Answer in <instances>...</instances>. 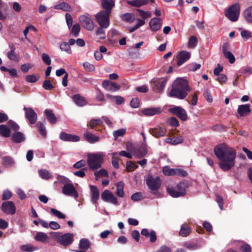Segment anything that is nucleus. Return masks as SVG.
<instances>
[{"label": "nucleus", "instance_id": "obj_1", "mask_svg": "<svg viewBox=\"0 0 252 252\" xmlns=\"http://www.w3.org/2000/svg\"><path fill=\"white\" fill-rule=\"evenodd\" d=\"M214 152L220 160L219 166L222 171H228L235 166L236 151L233 148L222 143L215 146Z\"/></svg>", "mask_w": 252, "mask_h": 252}, {"label": "nucleus", "instance_id": "obj_2", "mask_svg": "<svg viewBox=\"0 0 252 252\" xmlns=\"http://www.w3.org/2000/svg\"><path fill=\"white\" fill-rule=\"evenodd\" d=\"M191 91L188 81L183 78H177L172 84L169 95L171 97L183 99Z\"/></svg>", "mask_w": 252, "mask_h": 252}, {"label": "nucleus", "instance_id": "obj_3", "mask_svg": "<svg viewBox=\"0 0 252 252\" xmlns=\"http://www.w3.org/2000/svg\"><path fill=\"white\" fill-rule=\"evenodd\" d=\"M50 234L58 244L64 247L70 246L74 241V235L71 233L62 234L59 232H51Z\"/></svg>", "mask_w": 252, "mask_h": 252}, {"label": "nucleus", "instance_id": "obj_4", "mask_svg": "<svg viewBox=\"0 0 252 252\" xmlns=\"http://www.w3.org/2000/svg\"><path fill=\"white\" fill-rule=\"evenodd\" d=\"M103 160L104 155L100 153L89 154L87 156L88 166L93 171L101 167Z\"/></svg>", "mask_w": 252, "mask_h": 252}, {"label": "nucleus", "instance_id": "obj_5", "mask_svg": "<svg viewBox=\"0 0 252 252\" xmlns=\"http://www.w3.org/2000/svg\"><path fill=\"white\" fill-rule=\"evenodd\" d=\"M187 188V184L181 182L175 187H167V191L171 196L175 198L179 197L185 195Z\"/></svg>", "mask_w": 252, "mask_h": 252}, {"label": "nucleus", "instance_id": "obj_6", "mask_svg": "<svg viewBox=\"0 0 252 252\" xmlns=\"http://www.w3.org/2000/svg\"><path fill=\"white\" fill-rule=\"evenodd\" d=\"M240 13V6L238 3L232 5L226 11L225 16L231 21L235 22L238 19Z\"/></svg>", "mask_w": 252, "mask_h": 252}, {"label": "nucleus", "instance_id": "obj_7", "mask_svg": "<svg viewBox=\"0 0 252 252\" xmlns=\"http://www.w3.org/2000/svg\"><path fill=\"white\" fill-rule=\"evenodd\" d=\"M111 14L106 11L100 10L94 15L96 22L100 26L109 27L110 25V16Z\"/></svg>", "mask_w": 252, "mask_h": 252}, {"label": "nucleus", "instance_id": "obj_8", "mask_svg": "<svg viewBox=\"0 0 252 252\" xmlns=\"http://www.w3.org/2000/svg\"><path fill=\"white\" fill-rule=\"evenodd\" d=\"M146 182L148 187L153 194L155 193L154 191H157L161 186V180L158 176L154 178L153 176L149 175Z\"/></svg>", "mask_w": 252, "mask_h": 252}, {"label": "nucleus", "instance_id": "obj_9", "mask_svg": "<svg viewBox=\"0 0 252 252\" xmlns=\"http://www.w3.org/2000/svg\"><path fill=\"white\" fill-rule=\"evenodd\" d=\"M162 172L166 176L177 175L182 177H185L188 175V173L183 169L180 168H171L169 166L163 167Z\"/></svg>", "mask_w": 252, "mask_h": 252}, {"label": "nucleus", "instance_id": "obj_10", "mask_svg": "<svg viewBox=\"0 0 252 252\" xmlns=\"http://www.w3.org/2000/svg\"><path fill=\"white\" fill-rule=\"evenodd\" d=\"M79 21L84 29L92 31L94 28V24L92 19L84 15L79 16Z\"/></svg>", "mask_w": 252, "mask_h": 252}, {"label": "nucleus", "instance_id": "obj_11", "mask_svg": "<svg viewBox=\"0 0 252 252\" xmlns=\"http://www.w3.org/2000/svg\"><path fill=\"white\" fill-rule=\"evenodd\" d=\"M169 112L177 116L181 120L186 121L188 120V114L186 111L180 106H174L169 109Z\"/></svg>", "mask_w": 252, "mask_h": 252}, {"label": "nucleus", "instance_id": "obj_12", "mask_svg": "<svg viewBox=\"0 0 252 252\" xmlns=\"http://www.w3.org/2000/svg\"><path fill=\"white\" fill-rule=\"evenodd\" d=\"M101 199L107 202L111 203L116 205H119V202L116 197L109 190H104L101 195Z\"/></svg>", "mask_w": 252, "mask_h": 252}, {"label": "nucleus", "instance_id": "obj_13", "mask_svg": "<svg viewBox=\"0 0 252 252\" xmlns=\"http://www.w3.org/2000/svg\"><path fill=\"white\" fill-rule=\"evenodd\" d=\"M62 192L65 195L72 196L75 198L78 197V193L71 183L63 186Z\"/></svg>", "mask_w": 252, "mask_h": 252}, {"label": "nucleus", "instance_id": "obj_14", "mask_svg": "<svg viewBox=\"0 0 252 252\" xmlns=\"http://www.w3.org/2000/svg\"><path fill=\"white\" fill-rule=\"evenodd\" d=\"M23 110L25 111V117L28 120L29 123L31 125L34 124L37 119V116L35 112L32 108L24 107Z\"/></svg>", "mask_w": 252, "mask_h": 252}, {"label": "nucleus", "instance_id": "obj_15", "mask_svg": "<svg viewBox=\"0 0 252 252\" xmlns=\"http://www.w3.org/2000/svg\"><path fill=\"white\" fill-rule=\"evenodd\" d=\"M190 53L187 51L183 50L179 52L177 56V65H182L190 58Z\"/></svg>", "mask_w": 252, "mask_h": 252}, {"label": "nucleus", "instance_id": "obj_16", "mask_svg": "<svg viewBox=\"0 0 252 252\" xmlns=\"http://www.w3.org/2000/svg\"><path fill=\"white\" fill-rule=\"evenodd\" d=\"M1 210L6 214L13 215L16 211V208L14 203L12 201H4L2 203Z\"/></svg>", "mask_w": 252, "mask_h": 252}, {"label": "nucleus", "instance_id": "obj_17", "mask_svg": "<svg viewBox=\"0 0 252 252\" xmlns=\"http://www.w3.org/2000/svg\"><path fill=\"white\" fill-rule=\"evenodd\" d=\"M166 84V80L163 78L154 79L152 81L153 89L157 92H161Z\"/></svg>", "mask_w": 252, "mask_h": 252}, {"label": "nucleus", "instance_id": "obj_18", "mask_svg": "<svg viewBox=\"0 0 252 252\" xmlns=\"http://www.w3.org/2000/svg\"><path fill=\"white\" fill-rule=\"evenodd\" d=\"M162 26V20L159 18H153L149 22V27L151 30L154 32L159 31Z\"/></svg>", "mask_w": 252, "mask_h": 252}, {"label": "nucleus", "instance_id": "obj_19", "mask_svg": "<svg viewBox=\"0 0 252 252\" xmlns=\"http://www.w3.org/2000/svg\"><path fill=\"white\" fill-rule=\"evenodd\" d=\"M60 138L63 141L67 142H78L80 139L77 135L68 134L64 132H61Z\"/></svg>", "mask_w": 252, "mask_h": 252}, {"label": "nucleus", "instance_id": "obj_20", "mask_svg": "<svg viewBox=\"0 0 252 252\" xmlns=\"http://www.w3.org/2000/svg\"><path fill=\"white\" fill-rule=\"evenodd\" d=\"M101 4L103 9L101 11L111 14L112 10L115 6V2L113 0H101Z\"/></svg>", "mask_w": 252, "mask_h": 252}, {"label": "nucleus", "instance_id": "obj_21", "mask_svg": "<svg viewBox=\"0 0 252 252\" xmlns=\"http://www.w3.org/2000/svg\"><path fill=\"white\" fill-rule=\"evenodd\" d=\"M251 110L250 108V104H242L238 106L237 112L238 114V118L248 116L251 113Z\"/></svg>", "mask_w": 252, "mask_h": 252}, {"label": "nucleus", "instance_id": "obj_22", "mask_svg": "<svg viewBox=\"0 0 252 252\" xmlns=\"http://www.w3.org/2000/svg\"><path fill=\"white\" fill-rule=\"evenodd\" d=\"M91 193V200L92 202L96 204L97 201L99 198V191L97 187L94 185L90 186Z\"/></svg>", "mask_w": 252, "mask_h": 252}, {"label": "nucleus", "instance_id": "obj_23", "mask_svg": "<svg viewBox=\"0 0 252 252\" xmlns=\"http://www.w3.org/2000/svg\"><path fill=\"white\" fill-rule=\"evenodd\" d=\"M148 153L147 145L145 143H142L135 151L134 156L138 158H141L145 156Z\"/></svg>", "mask_w": 252, "mask_h": 252}, {"label": "nucleus", "instance_id": "obj_24", "mask_svg": "<svg viewBox=\"0 0 252 252\" xmlns=\"http://www.w3.org/2000/svg\"><path fill=\"white\" fill-rule=\"evenodd\" d=\"M149 131L150 133L156 137H159L164 136L166 131L165 128L160 126L150 128Z\"/></svg>", "mask_w": 252, "mask_h": 252}, {"label": "nucleus", "instance_id": "obj_25", "mask_svg": "<svg viewBox=\"0 0 252 252\" xmlns=\"http://www.w3.org/2000/svg\"><path fill=\"white\" fill-rule=\"evenodd\" d=\"M141 234L146 238L150 237V240L151 243H154L157 240L156 233L154 230H152L149 232L148 229L143 228L141 231Z\"/></svg>", "mask_w": 252, "mask_h": 252}, {"label": "nucleus", "instance_id": "obj_26", "mask_svg": "<svg viewBox=\"0 0 252 252\" xmlns=\"http://www.w3.org/2000/svg\"><path fill=\"white\" fill-rule=\"evenodd\" d=\"M44 113L50 124L55 125L57 123L58 119L52 110L47 109L44 111Z\"/></svg>", "mask_w": 252, "mask_h": 252}, {"label": "nucleus", "instance_id": "obj_27", "mask_svg": "<svg viewBox=\"0 0 252 252\" xmlns=\"http://www.w3.org/2000/svg\"><path fill=\"white\" fill-rule=\"evenodd\" d=\"M74 102L79 107H83L87 103L85 97L81 96L79 94H75L72 97Z\"/></svg>", "mask_w": 252, "mask_h": 252}, {"label": "nucleus", "instance_id": "obj_28", "mask_svg": "<svg viewBox=\"0 0 252 252\" xmlns=\"http://www.w3.org/2000/svg\"><path fill=\"white\" fill-rule=\"evenodd\" d=\"M142 112L145 116H152L160 114L161 112V110L160 108H150L143 109L142 110Z\"/></svg>", "mask_w": 252, "mask_h": 252}, {"label": "nucleus", "instance_id": "obj_29", "mask_svg": "<svg viewBox=\"0 0 252 252\" xmlns=\"http://www.w3.org/2000/svg\"><path fill=\"white\" fill-rule=\"evenodd\" d=\"M8 8V5L3 3L1 0H0V20L5 21L7 17L8 14L5 12Z\"/></svg>", "mask_w": 252, "mask_h": 252}, {"label": "nucleus", "instance_id": "obj_30", "mask_svg": "<svg viewBox=\"0 0 252 252\" xmlns=\"http://www.w3.org/2000/svg\"><path fill=\"white\" fill-rule=\"evenodd\" d=\"M191 233V229L189 224L187 223H184L181 226V229L179 232V235L183 237H187Z\"/></svg>", "mask_w": 252, "mask_h": 252}, {"label": "nucleus", "instance_id": "obj_31", "mask_svg": "<svg viewBox=\"0 0 252 252\" xmlns=\"http://www.w3.org/2000/svg\"><path fill=\"white\" fill-rule=\"evenodd\" d=\"M11 140L16 143H20L25 141V138L23 133L19 131H16L12 134Z\"/></svg>", "mask_w": 252, "mask_h": 252}, {"label": "nucleus", "instance_id": "obj_32", "mask_svg": "<svg viewBox=\"0 0 252 252\" xmlns=\"http://www.w3.org/2000/svg\"><path fill=\"white\" fill-rule=\"evenodd\" d=\"M34 239L36 241L46 243L49 242V238L45 233L38 232L34 237Z\"/></svg>", "mask_w": 252, "mask_h": 252}, {"label": "nucleus", "instance_id": "obj_33", "mask_svg": "<svg viewBox=\"0 0 252 252\" xmlns=\"http://www.w3.org/2000/svg\"><path fill=\"white\" fill-rule=\"evenodd\" d=\"M84 137L85 140L90 143H94L99 140V137L98 136L88 131L84 134Z\"/></svg>", "mask_w": 252, "mask_h": 252}, {"label": "nucleus", "instance_id": "obj_34", "mask_svg": "<svg viewBox=\"0 0 252 252\" xmlns=\"http://www.w3.org/2000/svg\"><path fill=\"white\" fill-rule=\"evenodd\" d=\"M243 15L248 23L252 24V5L245 9L243 11Z\"/></svg>", "mask_w": 252, "mask_h": 252}, {"label": "nucleus", "instance_id": "obj_35", "mask_svg": "<svg viewBox=\"0 0 252 252\" xmlns=\"http://www.w3.org/2000/svg\"><path fill=\"white\" fill-rule=\"evenodd\" d=\"M148 0H127V3L132 6L140 7L143 5L148 4Z\"/></svg>", "mask_w": 252, "mask_h": 252}, {"label": "nucleus", "instance_id": "obj_36", "mask_svg": "<svg viewBox=\"0 0 252 252\" xmlns=\"http://www.w3.org/2000/svg\"><path fill=\"white\" fill-rule=\"evenodd\" d=\"M1 164L4 166H12L15 164L13 158L10 156H4L1 158Z\"/></svg>", "mask_w": 252, "mask_h": 252}, {"label": "nucleus", "instance_id": "obj_37", "mask_svg": "<svg viewBox=\"0 0 252 252\" xmlns=\"http://www.w3.org/2000/svg\"><path fill=\"white\" fill-rule=\"evenodd\" d=\"M91 243L87 239L82 238L80 240L79 248L84 251H87L90 248Z\"/></svg>", "mask_w": 252, "mask_h": 252}, {"label": "nucleus", "instance_id": "obj_38", "mask_svg": "<svg viewBox=\"0 0 252 252\" xmlns=\"http://www.w3.org/2000/svg\"><path fill=\"white\" fill-rule=\"evenodd\" d=\"M0 135L4 137H9L11 135L10 129L5 125H0Z\"/></svg>", "mask_w": 252, "mask_h": 252}, {"label": "nucleus", "instance_id": "obj_39", "mask_svg": "<svg viewBox=\"0 0 252 252\" xmlns=\"http://www.w3.org/2000/svg\"><path fill=\"white\" fill-rule=\"evenodd\" d=\"M54 9H61L64 11H70L71 10V7L68 3L65 2H62L55 5Z\"/></svg>", "mask_w": 252, "mask_h": 252}, {"label": "nucleus", "instance_id": "obj_40", "mask_svg": "<svg viewBox=\"0 0 252 252\" xmlns=\"http://www.w3.org/2000/svg\"><path fill=\"white\" fill-rule=\"evenodd\" d=\"M108 27H101L100 26L98 27L95 31V35L97 36H99V38L100 39H104L106 38V34L105 32L104 29H106Z\"/></svg>", "mask_w": 252, "mask_h": 252}, {"label": "nucleus", "instance_id": "obj_41", "mask_svg": "<svg viewBox=\"0 0 252 252\" xmlns=\"http://www.w3.org/2000/svg\"><path fill=\"white\" fill-rule=\"evenodd\" d=\"M39 176L43 179L48 180L52 178V174L46 169H40L38 171Z\"/></svg>", "mask_w": 252, "mask_h": 252}, {"label": "nucleus", "instance_id": "obj_42", "mask_svg": "<svg viewBox=\"0 0 252 252\" xmlns=\"http://www.w3.org/2000/svg\"><path fill=\"white\" fill-rule=\"evenodd\" d=\"M70 29V33L72 34L75 37L79 36V32L80 31V26L78 23L74 24Z\"/></svg>", "mask_w": 252, "mask_h": 252}, {"label": "nucleus", "instance_id": "obj_43", "mask_svg": "<svg viewBox=\"0 0 252 252\" xmlns=\"http://www.w3.org/2000/svg\"><path fill=\"white\" fill-rule=\"evenodd\" d=\"M122 18L124 21L132 23L134 22L135 18L134 15L130 13H126L122 16Z\"/></svg>", "mask_w": 252, "mask_h": 252}, {"label": "nucleus", "instance_id": "obj_44", "mask_svg": "<svg viewBox=\"0 0 252 252\" xmlns=\"http://www.w3.org/2000/svg\"><path fill=\"white\" fill-rule=\"evenodd\" d=\"M124 184L123 182H119L117 184V195L120 197L124 196Z\"/></svg>", "mask_w": 252, "mask_h": 252}, {"label": "nucleus", "instance_id": "obj_45", "mask_svg": "<svg viewBox=\"0 0 252 252\" xmlns=\"http://www.w3.org/2000/svg\"><path fill=\"white\" fill-rule=\"evenodd\" d=\"M60 48L62 51H64L69 54H71L72 51L69 44L66 42H63L60 44Z\"/></svg>", "mask_w": 252, "mask_h": 252}, {"label": "nucleus", "instance_id": "obj_46", "mask_svg": "<svg viewBox=\"0 0 252 252\" xmlns=\"http://www.w3.org/2000/svg\"><path fill=\"white\" fill-rule=\"evenodd\" d=\"M112 155H113L112 158V164L115 168L118 169L119 168V159L117 157V156H118V153L113 152Z\"/></svg>", "mask_w": 252, "mask_h": 252}, {"label": "nucleus", "instance_id": "obj_47", "mask_svg": "<svg viewBox=\"0 0 252 252\" xmlns=\"http://www.w3.org/2000/svg\"><path fill=\"white\" fill-rule=\"evenodd\" d=\"M103 124V121L100 119H93L90 121V127L91 129L97 126L101 125Z\"/></svg>", "mask_w": 252, "mask_h": 252}, {"label": "nucleus", "instance_id": "obj_48", "mask_svg": "<svg viewBox=\"0 0 252 252\" xmlns=\"http://www.w3.org/2000/svg\"><path fill=\"white\" fill-rule=\"evenodd\" d=\"M20 249L23 252H32L36 250V248L30 245H23L20 247Z\"/></svg>", "mask_w": 252, "mask_h": 252}, {"label": "nucleus", "instance_id": "obj_49", "mask_svg": "<svg viewBox=\"0 0 252 252\" xmlns=\"http://www.w3.org/2000/svg\"><path fill=\"white\" fill-rule=\"evenodd\" d=\"M95 177V180H97V178L102 177H108V174L107 171L104 169H101L98 171H95L94 173Z\"/></svg>", "mask_w": 252, "mask_h": 252}, {"label": "nucleus", "instance_id": "obj_50", "mask_svg": "<svg viewBox=\"0 0 252 252\" xmlns=\"http://www.w3.org/2000/svg\"><path fill=\"white\" fill-rule=\"evenodd\" d=\"M138 166L131 161H127L126 162V170L128 172H132L135 170Z\"/></svg>", "mask_w": 252, "mask_h": 252}, {"label": "nucleus", "instance_id": "obj_51", "mask_svg": "<svg viewBox=\"0 0 252 252\" xmlns=\"http://www.w3.org/2000/svg\"><path fill=\"white\" fill-rule=\"evenodd\" d=\"M136 10L139 12V15L143 19H145L147 18H150L152 16V14L150 11H144L140 9H137Z\"/></svg>", "mask_w": 252, "mask_h": 252}, {"label": "nucleus", "instance_id": "obj_52", "mask_svg": "<svg viewBox=\"0 0 252 252\" xmlns=\"http://www.w3.org/2000/svg\"><path fill=\"white\" fill-rule=\"evenodd\" d=\"M57 179L60 183L64 184V185L69 184L71 183V181L68 178L62 175H58Z\"/></svg>", "mask_w": 252, "mask_h": 252}, {"label": "nucleus", "instance_id": "obj_53", "mask_svg": "<svg viewBox=\"0 0 252 252\" xmlns=\"http://www.w3.org/2000/svg\"><path fill=\"white\" fill-rule=\"evenodd\" d=\"M37 126H38V131L40 134L43 137H45L46 135V131L44 125L41 122H38L37 124Z\"/></svg>", "mask_w": 252, "mask_h": 252}, {"label": "nucleus", "instance_id": "obj_54", "mask_svg": "<svg viewBox=\"0 0 252 252\" xmlns=\"http://www.w3.org/2000/svg\"><path fill=\"white\" fill-rule=\"evenodd\" d=\"M15 51L10 50L7 54V58L11 61H17L18 60V56Z\"/></svg>", "mask_w": 252, "mask_h": 252}, {"label": "nucleus", "instance_id": "obj_55", "mask_svg": "<svg viewBox=\"0 0 252 252\" xmlns=\"http://www.w3.org/2000/svg\"><path fill=\"white\" fill-rule=\"evenodd\" d=\"M203 95L208 102H212L213 97L211 94L210 91L208 89H206L203 92Z\"/></svg>", "mask_w": 252, "mask_h": 252}, {"label": "nucleus", "instance_id": "obj_56", "mask_svg": "<svg viewBox=\"0 0 252 252\" xmlns=\"http://www.w3.org/2000/svg\"><path fill=\"white\" fill-rule=\"evenodd\" d=\"M39 78V76H35L33 74L32 75H27L26 76L25 80L27 82L30 83H34L38 80Z\"/></svg>", "mask_w": 252, "mask_h": 252}, {"label": "nucleus", "instance_id": "obj_57", "mask_svg": "<svg viewBox=\"0 0 252 252\" xmlns=\"http://www.w3.org/2000/svg\"><path fill=\"white\" fill-rule=\"evenodd\" d=\"M197 43V39L194 36H191L188 42V46L189 48H194Z\"/></svg>", "mask_w": 252, "mask_h": 252}, {"label": "nucleus", "instance_id": "obj_58", "mask_svg": "<svg viewBox=\"0 0 252 252\" xmlns=\"http://www.w3.org/2000/svg\"><path fill=\"white\" fill-rule=\"evenodd\" d=\"M8 126L10 127V128L15 132L18 131V130L19 129V126L17 124H16L15 122H14L12 120H9L8 122Z\"/></svg>", "mask_w": 252, "mask_h": 252}, {"label": "nucleus", "instance_id": "obj_59", "mask_svg": "<svg viewBox=\"0 0 252 252\" xmlns=\"http://www.w3.org/2000/svg\"><path fill=\"white\" fill-rule=\"evenodd\" d=\"M223 55L226 59L229 60V63H233L235 62V59L234 56L230 51H228L225 54H223Z\"/></svg>", "mask_w": 252, "mask_h": 252}, {"label": "nucleus", "instance_id": "obj_60", "mask_svg": "<svg viewBox=\"0 0 252 252\" xmlns=\"http://www.w3.org/2000/svg\"><path fill=\"white\" fill-rule=\"evenodd\" d=\"M42 87L45 90H51L54 88L50 80H46L44 81Z\"/></svg>", "mask_w": 252, "mask_h": 252}, {"label": "nucleus", "instance_id": "obj_61", "mask_svg": "<svg viewBox=\"0 0 252 252\" xmlns=\"http://www.w3.org/2000/svg\"><path fill=\"white\" fill-rule=\"evenodd\" d=\"M126 132L125 129H119L113 132V136L115 139H116L119 136H123L126 133Z\"/></svg>", "mask_w": 252, "mask_h": 252}, {"label": "nucleus", "instance_id": "obj_62", "mask_svg": "<svg viewBox=\"0 0 252 252\" xmlns=\"http://www.w3.org/2000/svg\"><path fill=\"white\" fill-rule=\"evenodd\" d=\"M51 212L55 216L57 217L59 219H64L65 218V215L59 211L54 209H51Z\"/></svg>", "mask_w": 252, "mask_h": 252}, {"label": "nucleus", "instance_id": "obj_63", "mask_svg": "<svg viewBox=\"0 0 252 252\" xmlns=\"http://www.w3.org/2000/svg\"><path fill=\"white\" fill-rule=\"evenodd\" d=\"M65 19L67 27L69 29H71L72 26L73 19L70 14L66 13L65 15Z\"/></svg>", "mask_w": 252, "mask_h": 252}, {"label": "nucleus", "instance_id": "obj_64", "mask_svg": "<svg viewBox=\"0 0 252 252\" xmlns=\"http://www.w3.org/2000/svg\"><path fill=\"white\" fill-rule=\"evenodd\" d=\"M83 67L87 71H93L95 70V67L94 64L88 62H86L83 64Z\"/></svg>", "mask_w": 252, "mask_h": 252}]
</instances>
